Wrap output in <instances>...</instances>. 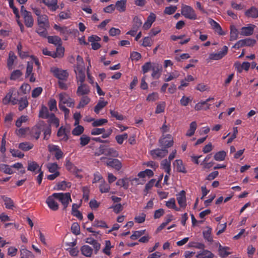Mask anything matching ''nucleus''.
<instances>
[{
    "label": "nucleus",
    "mask_w": 258,
    "mask_h": 258,
    "mask_svg": "<svg viewBox=\"0 0 258 258\" xmlns=\"http://www.w3.org/2000/svg\"><path fill=\"white\" fill-rule=\"evenodd\" d=\"M84 130L82 126L78 125L72 131V134L74 136H79L83 133Z\"/></svg>",
    "instance_id": "nucleus-62"
},
{
    "label": "nucleus",
    "mask_w": 258,
    "mask_h": 258,
    "mask_svg": "<svg viewBox=\"0 0 258 258\" xmlns=\"http://www.w3.org/2000/svg\"><path fill=\"white\" fill-rule=\"evenodd\" d=\"M16 58V56L14 53L11 51L9 54V58L8 59L7 64L9 68L11 67L13 64Z\"/></svg>",
    "instance_id": "nucleus-53"
},
{
    "label": "nucleus",
    "mask_w": 258,
    "mask_h": 258,
    "mask_svg": "<svg viewBox=\"0 0 258 258\" xmlns=\"http://www.w3.org/2000/svg\"><path fill=\"white\" fill-rule=\"evenodd\" d=\"M55 197H53L52 194L51 196H49L46 200V203L49 208L54 211H57L59 208L58 204L55 201Z\"/></svg>",
    "instance_id": "nucleus-10"
},
{
    "label": "nucleus",
    "mask_w": 258,
    "mask_h": 258,
    "mask_svg": "<svg viewBox=\"0 0 258 258\" xmlns=\"http://www.w3.org/2000/svg\"><path fill=\"white\" fill-rule=\"evenodd\" d=\"M90 92V87L84 83H80L78 86L77 90V94L78 96H86Z\"/></svg>",
    "instance_id": "nucleus-9"
},
{
    "label": "nucleus",
    "mask_w": 258,
    "mask_h": 258,
    "mask_svg": "<svg viewBox=\"0 0 258 258\" xmlns=\"http://www.w3.org/2000/svg\"><path fill=\"white\" fill-rule=\"evenodd\" d=\"M54 29L60 32V35H62L65 37L70 33V31L68 28L66 26L60 27L56 24L54 25Z\"/></svg>",
    "instance_id": "nucleus-33"
},
{
    "label": "nucleus",
    "mask_w": 258,
    "mask_h": 258,
    "mask_svg": "<svg viewBox=\"0 0 258 258\" xmlns=\"http://www.w3.org/2000/svg\"><path fill=\"white\" fill-rule=\"evenodd\" d=\"M229 249V247L227 246L223 247L221 244H219L218 250L219 255L223 258L227 257L230 254V252L227 251Z\"/></svg>",
    "instance_id": "nucleus-37"
},
{
    "label": "nucleus",
    "mask_w": 258,
    "mask_h": 258,
    "mask_svg": "<svg viewBox=\"0 0 258 258\" xmlns=\"http://www.w3.org/2000/svg\"><path fill=\"white\" fill-rule=\"evenodd\" d=\"M238 36V32L237 29L234 26H231L230 27V41H234L237 39Z\"/></svg>",
    "instance_id": "nucleus-44"
},
{
    "label": "nucleus",
    "mask_w": 258,
    "mask_h": 258,
    "mask_svg": "<svg viewBox=\"0 0 258 258\" xmlns=\"http://www.w3.org/2000/svg\"><path fill=\"white\" fill-rule=\"evenodd\" d=\"M126 0L117 1L114 6L115 9H116V10L119 12H123L126 10Z\"/></svg>",
    "instance_id": "nucleus-22"
},
{
    "label": "nucleus",
    "mask_w": 258,
    "mask_h": 258,
    "mask_svg": "<svg viewBox=\"0 0 258 258\" xmlns=\"http://www.w3.org/2000/svg\"><path fill=\"white\" fill-rule=\"evenodd\" d=\"M57 136L58 137L62 138L61 139L67 141L68 139V137L66 132L65 128L63 126H61L58 130Z\"/></svg>",
    "instance_id": "nucleus-49"
},
{
    "label": "nucleus",
    "mask_w": 258,
    "mask_h": 258,
    "mask_svg": "<svg viewBox=\"0 0 258 258\" xmlns=\"http://www.w3.org/2000/svg\"><path fill=\"white\" fill-rule=\"evenodd\" d=\"M24 19V22L27 28H32L34 25V19L31 13L26 12L25 14L22 16Z\"/></svg>",
    "instance_id": "nucleus-11"
},
{
    "label": "nucleus",
    "mask_w": 258,
    "mask_h": 258,
    "mask_svg": "<svg viewBox=\"0 0 258 258\" xmlns=\"http://www.w3.org/2000/svg\"><path fill=\"white\" fill-rule=\"evenodd\" d=\"M50 116V114H49L47 108L45 106H42L39 111V117L47 119Z\"/></svg>",
    "instance_id": "nucleus-41"
},
{
    "label": "nucleus",
    "mask_w": 258,
    "mask_h": 258,
    "mask_svg": "<svg viewBox=\"0 0 258 258\" xmlns=\"http://www.w3.org/2000/svg\"><path fill=\"white\" fill-rule=\"evenodd\" d=\"M71 231L73 233L76 235H78L80 233V227L77 222H74L71 226Z\"/></svg>",
    "instance_id": "nucleus-55"
},
{
    "label": "nucleus",
    "mask_w": 258,
    "mask_h": 258,
    "mask_svg": "<svg viewBox=\"0 0 258 258\" xmlns=\"http://www.w3.org/2000/svg\"><path fill=\"white\" fill-rule=\"evenodd\" d=\"M167 154L168 150L163 148L162 149H156L151 152V154L154 158H161L165 157Z\"/></svg>",
    "instance_id": "nucleus-13"
},
{
    "label": "nucleus",
    "mask_w": 258,
    "mask_h": 258,
    "mask_svg": "<svg viewBox=\"0 0 258 258\" xmlns=\"http://www.w3.org/2000/svg\"><path fill=\"white\" fill-rule=\"evenodd\" d=\"M43 91L42 88L38 87L34 88L32 92V97L34 98L38 97Z\"/></svg>",
    "instance_id": "nucleus-64"
},
{
    "label": "nucleus",
    "mask_w": 258,
    "mask_h": 258,
    "mask_svg": "<svg viewBox=\"0 0 258 258\" xmlns=\"http://www.w3.org/2000/svg\"><path fill=\"white\" fill-rule=\"evenodd\" d=\"M226 152L224 151L218 152L214 155V159L217 161H222L225 160Z\"/></svg>",
    "instance_id": "nucleus-46"
},
{
    "label": "nucleus",
    "mask_w": 258,
    "mask_h": 258,
    "mask_svg": "<svg viewBox=\"0 0 258 258\" xmlns=\"http://www.w3.org/2000/svg\"><path fill=\"white\" fill-rule=\"evenodd\" d=\"M48 42L49 43L54 44L55 45H61V40L60 38L57 36H47Z\"/></svg>",
    "instance_id": "nucleus-30"
},
{
    "label": "nucleus",
    "mask_w": 258,
    "mask_h": 258,
    "mask_svg": "<svg viewBox=\"0 0 258 258\" xmlns=\"http://www.w3.org/2000/svg\"><path fill=\"white\" fill-rule=\"evenodd\" d=\"M206 230L203 231V235L204 239L208 242L213 241V236L212 235V228L210 227H207Z\"/></svg>",
    "instance_id": "nucleus-26"
},
{
    "label": "nucleus",
    "mask_w": 258,
    "mask_h": 258,
    "mask_svg": "<svg viewBox=\"0 0 258 258\" xmlns=\"http://www.w3.org/2000/svg\"><path fill=\"white\" fill-rule=\"evenodd\" d=\"M161 166L164 171L169 175L170 174L171 171V162L167 159L163 160L161 163Z\"/></svg>",
    "instance_id": "nucleus-34"
},
{
    "label": "nucleus",
    "mask_w": 258,
    "mask_h": 258,
    "mask_svg": "<svg viewBox=\"0 0 258 258\" xmlns=\"http://www.w3.org/2000/svg\"><path fill=\"white\" fill-rule=\"evenodd\" d=\"M19 101V100L13 97L12 94H11L10 92H9L6 95V96L5 97V98L3 100V102L5 103H8L10 102H11L13 104H16L17 103H18Z\"/></svg>",
    "instance_id": "nucleus-40"
},
{
    "label": "nucleus",
    "mask_w": 258,
    "mask_h": 258,
    "mask_svg": "<svg viewBox=\"0 0 258 258\" xmlns=\"http://www.w3.org/2000/svg\"><path fill=\"white\" fill-rule=\"evenodd\" d=\"M80 205L77 204H73L72 205V214L80 220L83 219L82 214L78 210Z\"/></svg>",
    "instance_id": "nucleus-25"
},
{
    "label": "nucleus",
    "mask_w": 258,
    "mask_h": 258,
    "mask_svg": "<svg viewBox=\"0 0 258 258\" xmlns=\"http://www.w3.org/2000/svg\"><path fill=\"white\" fill-rule=\"evenodd\" d=\"M181 13L185 18L190 20H195L197 18L195 10L189 6H182Z\"/></svg>",
    "instance_id": "nucleus-3"
},
{
    "label": "nucleus",
    "mask_w": 258,
    "mask_h": 258,
    "mask_svg": "<svg viewBox=\"0 0 258 258\" xmlns=\"http://www.w3.org/2000/svg\"><path fill=\"white\" fill-rule=\"evenodd\" d=\"M90 98L87 96H83L81 97L80 102L78 104L77 108L80 109L84 108L86 105L88 104L90 102Z\"/></svg>",
    "instance_id": "nucleus-31"
},
{
    "label": "nucleus",
    "mask_w": 258,
    "mask_h": 258,
    "mask_svg": "<svg viewBox=\"0 0 258 258\" xmlns=\"http://www.w3.org/2000/svg\"><path fill=\"white\" fill-rule=\"evenodd\" d=\"M80 250L82 254L86 257H91L93 253L92 248L88 245L82 246Z\"/></svg>",
    "instance_id": "nucleus-23"
},
{
    "label": "nucleus",
    "mask_w": 258,
    "mask_h": 258,
    "mask_svg": "<svg viewBox=\"0 0 258 258\" xmlns=\"http://www.w3.org/2000/svg\"><path fill=\"white\" fill-rule=\"evenodd\" d=\"M106 164L107 166L111 167L117 171H119L122 167L121 162L117 159H110L106 161Z\"/></svg>",
    "instance_id": "nucleus-12"
},
{
    "label": "nucleus",
    "mask_w": 258,
    "mask_h": 258,
    "mask_svg": "<svg viewBox=\"0 0 258 258\" xmlns=\"http://www.w3.org/2000/svg\"><path fill=\"white\" fill-rule=\"evenodd\" d=\"M228 47L224 46L222 50L217 53H212L210 54L209 58L211 60H219L225 56L228 52Z\"/></svg>",
    "instance_id": "nucleus-5"
},
{
    "label": "nucleus",
    "mask_w": 258,
    "mask_h": 258,
    "mask_svg": "<svg viewBox=\"0 0 258 258\" xmlns=\"http://www.w3.org/2000/svg\"><path fill=\"white\" fill-rule=\"evenodd\" d=\"M85 70V67H83L82 66L79 68H74L78 83H84L86 78Z\"/></svg>",
    "instance_id": "nucleus-7"
},
{
    "label": "nucleus",
    "mask_w": 258,
    "mask_h": 258,
    "mask_svg": "<svg viewBox=\"0 0 258 258\" xmlns=\"http://www.w3.org/2000/svg\"><path fill=\"white\" fill-rule=\"evenodd\" d=\"M178 204L181 208H185L186 206V198H185V192L184 190H182L179 194L177 195L176 197Z\"/></svg>",
    "instance_id": "nucleus-15"
},
{
    "label": "nucleus",
    "mask_w": 258,
    "mask_h": 258,
    "mask_svg": "<svg viewBox=\"0 0 258 258\" xmlns=\"http://www.w3.org/2000/svg\"><path fill=\"white\" fill-rule=\"evenodd\" d=\"M127 138H128L127 134L126 133H124L122 135H119L116 136L115 140L118 144L121 145L123 143V141L125 140H126L127 139Z\"/></svg>",
    "instance_id": "nucleus-57"
},
{
    "label": "nucleus",
    "mask_w": 258,
    "mask_h": 258,
    "mask_svg": "<svg viewBox=\"0 0 258 258\" xmlns=\"http://www.w3.org/2000/svg\"><path fill=\"white\" fill-rule=\"evenodd\" d=\"M33 144L28 142L21 143L18 145V148L23 151H28L33 148Z\"/></svg>",
    "instance_id": "nucleus-29"
},
{
    "label": "nucleus",
    "mask_w": 258,
    "mask_h": 258,
    "mask_svg": "<svg viewBox=\"0 0 258 258\" xmlns=\"http://www.w3.org/2000/svg\"><path fill=\"white\" fill-rule=\"evenodd\" d=\"M214 254L210 250L203 249L198 252L196 257L197 258H213Z\"/></svg>",
    "instance_id": "nucleus-16"
},
{
    "label": "nucleus",
    "mask_w": 258,
    "mask_h": 258,
    "mask_svg": "<svg viewBox=\"0 0 258 258\" xmlns=\"http://www.w3.org/2000/svg\"><path fill=\"white\" fill-rule=\"evenodd\" d=\"M88 41L91 42L92 49L93 50H98L101 47V45L98 43L101 41V38L99 36L92 35L88 37Z\"/></svg>",
    "instance_id": "nucleus-8"
},
{
    "label": "nucleus",
    "mask_w": 258,
    "mask_h": 258,
    "mask_svg": "<svg viewBox=\"0 0 258 258\" xmlns=\"http://www.w3.org/2000/svg\"><path fill=\"white\" fill-rule=\"evenodd\" d=\"M29 131L31 136L36 140H38L41 133V126L40 125H36L33 127Z\"/></svg>",
    "instance_id": "nucleus-17"
},
{
    "label": "nucleus",
    "mask_w": 258,
    "mask_h": 258,
    "mask_svg": "<svg viewBox=\"0 0 258 258\" xmlns=\"http://www.w3.org/2000/svg\"><path fill=\"white\" fill-rule=\"evenodd\" d=\"M110 186L109 184L103 179L101 181V184L99 185V190L101 193H107L109 192Z\"/></svg>",
    "instance_id": "nucleus-35"
},
{
    "label": "nucleus",
    "mask_w": 258,
    "mask_h": 258,
    "mask_svg": "<svg viewBox=\"0 0 258 258\" xmlns=\"http://www.w3.org/2000/svg\"><path fill=\"white\" fill-rule=\"evenodd\" d=\"M105 146L100 145L99 147V151L101 154H104L107 156H111L113 157H117L118 156V152L112 148H108L105 149Z\"/></svg>",
    "instance_id": "nucleus-6"
},
{
    "label": "nucleus",
    "mask_w": 258,
    "mask_h": 258,
    "mask_svg": "<svg viewBox=\"0 0 258 258\" xmlns=\"http://www.w3.org/2000/svg\"><path fill=\"white\" fill-rule=\"evenodd\" d=\"M145 232V230L134 231L133 234L131 236L130 238L132 240H136L144 234Z\"/></svg>",
    "instance_id": "nucleus-60"
},
{
    "label": "nucleus",
    "mask_w": 258,
    "mask_h": 258,
    "mask_svg": "<svg viewBox=\"0 0 258 258\" xmlns=\"http://www.w3.org/2000/svg\"><path fill=\"white\" fill-rule=\"evenodd\" d=\"M173 165L176 167V170L178 172L184 173H186V169L183 165V162L181 160H176L173 163Z\"/></svg>",
    "instance_id": "nucleus-21"
},
{
    "label": "nucleus",
    "mask_w": 258,
    "mask_h": 258,
    "mask_svg": "<svg viewBox=\"0 0 258 258\" xmlns=\"http://www.w3.org/2000/svg\"><path fill=\"white\" fill-rule=\"evenodd\" d=\"M46 167L50 173H56L58 171L59 167L56 163H48L46 164Z\"/></svg>",
    "instance_id": "nucleus-36"
},
{
    "label": "nucleus",
    "mask_w": 258,
    "mask_h": 258,
    "mask_svg": "<svg viewBox=\"0 0 258 258\" xmlns=\"http://www.w3.org/2000/svg\"><path fill=\"white\" fill-rule=\"evenodd\" d=\"M4 201L5 202V205L7 209H12L14 207V202L13 200L8 197H5L4 198Z\"/></svg>",
    "instance_id": "nucleus-56"
},
{
    "label": "nucleus",
    "mask_w": 258,
    "mask_h": 258,
    "mask_svg": "<svg viewBox=\"0 0 258 258\" xmlns=\"http://www.w3.org/2000/svg\"><path fill=\"white\" fill-rule=\"evenodd\" d=\"M53 196L61 202L63 206V210H65L68 207L70 202H72L71 194L69 192L66 193H53Z\"/></svg>",
    "instance_id": "nucleus-1"
},
{
    "label": "nucleus",
    "mask_w": 258,
    "mask_h": 258,
    "mask_svg": "<svg viewBox=\"0 0 258 258\" xmlns=\"http://www.w3.org/2000/svg\"><path fill=\"white\" fill-rule=\"evenodd\" d=\"M109 112L111 115V117L115 118L118 120H122L124 117L123 115L120 114L117 111L114 109H110Z\"/></svg>",
    "instance_id": "nucleus-43"
},
{
    "label": "nucleus",
    "mask_w": 258,
    "mask_h": 258,
    "mask_svg": "<svg viewBox=\"0 0 258 258\" xmlns=\"http://www.w3.org/2000/svg\"><path fill=\"white\" fill-rule=\"evenodd\" d=\"M19 110L22 111L25 108H26L29 104L28 101L26 96L21 98L19 100Z\"/></svg>",
    "instance_id": "nucleus-38"
},
{
    "label": "nucleus",
    "mask_w": 258,
    "mask_h": 258,
    "mask_svg": "<svg viewBox=\"0 0 258 258\" xmlns=\"http://www.w3.org/2000/svg\"><path fill=\"white\" fill-rule=\"evenodd\" d=\"M245 15L247 17L253 18H258V8L255 7H251L245 12Z\"/></svg>",
    "instance_id": "nucleus-20"
},
{
    "label": "nucleus",
    "mask_w": 258,
    "mask_h": 258,
    "mask_svg": "<svg viewBox=\"0 0 258 258\" xmlns=\"http://www.w3.org/2000/svg\"><path fill=\"white\" fill-rule=\"evenodd\" d=\"M101 99H103V98H100V99L99 100L94 107V112L96 114H98L100 111L102 110L105 106H106L108 103L107 101L101 100Z\"/></svg>",
    "instance_id": "nucleus-28"
},
{
    "label": "nucleus",
    "mask_w": 258,
    "mask_h": 258,
    "mask_svg": "<svg viewBox=\"0 0 258 258\" xmlns=\"http://www.w3.org/2000/svg\"><path fill=\"white\" fill-rule=\"evenodd\" d=\"M50 72L53 76L58 79V81H66L69 74L67 70H62L57 67H52L50 69Z\"/></svg>",
    "instance_id": "nucleus-2"
},
{
    "label": "nucleus",
    "mask_w": 258,
    "mask_h": 258,
    "mask_svg": "<svg viewBox=\"0 0 258 258\" xmlns=\"http://www.w3.org/2000/svg\"><path fill=\"white\" fill-rule=\"evenodd\" d=\"M38 25H42L49 27V22L48 17L46 15L43 14L42 16L37 17Z\"/></svg>",
    "instance_id": "nucleus-19"
},
{
    "label": "nucleus",
    "mask_w": 258,
    "mask_h": 258,
    "mask_svg": "<svg viewBox=\"0 0 258 258\" xmlns=\"http://www.w3.org/2000/svg\"><path fill=\"white\" fill-rule=\"evenodd\" d=\"M177 8L175 6H170L165 7L163 12L165 15H170L173 14L177 10Z\"/></svg>",
    "instance_id": "nucleus-50"
},
{
    "label": "nucleus",
    "mask_w": 258,
    "mask_h": 258,
    "mask_svg": "<svg viewBox=\"0 0 258 258\" xmlns=\"http://www.w3.org/2000/svg\"><path fill=\"white\" fill-rule=\"evenodd\" d=\"M152 73L151 76L154 79H158L161 75L160 69L159 68V64L157 63H153Z\"/></svg>",
    "instance_id": "nucleus-24"
},
{
    "label": "nucleus",
    "mask_w": 258,
    "mask_h": 258,
    "mask_svg": "<svg viewBox=\"0 0 258 258\" xmlns=\"http://www.w3.org/2000/svg\"><path fill=\"white\" fill-rule=\"evenodd\" d=\"M173 140L171 135L167 134L166 136L163 135L159 140L160 147L164 149L172 147L173 145Z\"/></svg>",
    "instance_id": "nucleus-4"
},
{
    "label": "nucleus",
    "mask_w": 258,
    "mask_h": 258,
    "mask_svg": "<svg viewBox=\"0 0 258 258\" xmlns=\"http://www.w3.org/2000/svg\"><path fill=\"white\" fill-rule=\"evenodd\" d=\"M116 184L117 185L123 187L124 189H126L128 188L129 183L127 178H122L118 179Z\"/></svg>",
    "instance_id": "nucleus-48"
},
{
    "label": "nucleus",
    "mask_w": 258,
    "mask_h": 258,
    "mask_svg": "<svg viewBox=\"0 0 258 258\" xmlns=\"http://www.w3.org/2000/svg\"><path fill=\"white\" fill-rule=\"evenodd\" d=\"M21 256L22 258H34V255L33 253L26 248L21 250Z\"/></svg>",
    "instance_id": "nucleus-47"
},
{
    "label": "nucleus",
    "mask_w": 258,
    "mask_h": 258,
    "mask_svg": "<svg viewBox=\"0 0 258 258\" xmlns=\"http://www.w3.org/2000/svg\"><path fill=\"white\" fill-rule=\"evenodd\" d=\"M10 152L13 157L22 158L24 156V154L21 152L19 150L15 149H11Z\"/></svg>",
    "instance_id": "nucleus-63"
},
{
    "label": "nucleus",
    "mask_w": 258,
    "mask_h": 258,
    "mask_svg": "<svg viewBox=\"0 0 258 258\" xmlns=\"http://www.w3.org/2000/svg\"><path fill=\"white\" fill-rule=\"evenodd\" d=\"M93 226L98 228H108V226L105 221L97 219H95L93 222Z\"/></svg>",
    "instance_id": "nucleus-51"
},
{
    "label": "nucleus",
    "mask_w": 258,
    "mask_h": 258,
    "mask_svg": "<svg viewBox=\"0 0 258 258\" xmlns=\"http://www.w3.org/2000/svg\"><path fill=\"white\" fill-rule=\"evenodd\" d=\"M241 41L242 42L243 46H252L255 44L256 42L254 39H252L249 38L241 39Z\"/></svg>",
    "instance_id": "nucleus-54"
},
{
    "label": "nucleus",
    "mask_w": 258,
    "mask_h": 258,
    "mask_svg": "<svg viewBox=\"0 0 258 258\" xmlns=\"http://www.w3.org/2000/svg\"><path fill=\"white\" fill-rule=\"evenodd\" d=\"M81 147H84L89 144L90 138L86 135H83L80 139Z\"/></svg>",
    "instance_id": "nucleus-58"
},
{
    "label": "nucleus",
    "mask_w": 258,
    "mask_h": 258,
    "mask_svg": "<svg viewBox=\"0 0 258 258\" xmlns=\"http://www.w3.org/2000/svg\"><path fill=\"white\" fill-rule=\"evenodd\" d=\"M197 127V124L196 121H192L190 123L189 128L186 133V136L187 137H191L195 134V132Z\"/></svg>",
    "instance_id": "nucleus-39"
},
{
    "label": "nucleus",
    "mask_w": 258,
    "mask_h": 258,
    "mask_svg": "<svg viewBox=\"0 0 258 258\" xmlns=\"http://www.w3.org/2000/svg\"><path fill=\"white\" fill-rule=\"evenodd\" d=\"M107 119L104 118L96 119L94 120V121L92 122V126L94 127L101 126L107 123Z\"/></svg>",
    "instance_id": "nucleus-59"
},
{
    "label": "nucleus",
    "mask_w": 258,
    "mask_h": 258,
    "mask_svg": "<svg viewBox=\"0 0 258 258\" xmlns=\"http://www.w3.org/2000/svg\"><path fill=\"white\" fill-rule=\"evenodd\" d=\"M40 2L44 4L52 12L58 8L57 0H41Z\"/></svg>",
    "instance_id": "nucleus-14"
},
{
    "label": "nucleus",
    "mask_w": 258,
    "mask_h": 258,
    "mask_svg": "<svg viewBox=\"0 0 258 258\" xmlns=\"http://www.w3.org/2000/svg\"><path fill=\"white\" fill-rule=\"evenodd\" d=\"M48 122L50 124L54 125L56 127H58L59 125V120L54 113H50V116L48 117Z\"/></svg>",
    "instance_id": "nucleus-32"
},
{
    "label": "nucleus",
    "mask_w": 258,
    "mask_h": 258,
    "mask_svg": "<svg viewBox=\"0 0 258 258\" xmlns=\"http://www.w3.org/2000/svg\"><path fill=\"white\" fill-rule=\"evenodd\" d=\"M39 168V165L35 161H28L27 169L29 171L34 172Z\"/></svg>",
    "instance_id": "nucleus-52"
},
{
    "label": "nucleus",
    "mask_w": 258,
    "mask_h": 258,
    "mask_svg": "<svg viewBox=\"0 0 258 258\" xmlns=\"http://www.w3.org/2000/svg\"><path fill=\"white\" fill-rule=\"evenodd\" d=\"M65 166L66 169L70 172L77 173L79 171L78 169L69 160H66Z\"/></svg>",
    "instance_id": "nucleus-42"
},
{
    "label": "nucleus",
    "mask_w": 258,
    "mask_h": 258,
    "mask_svg": "<svg viewBox=\"0 0 258 258\" xmlns=\"http://www.w3.org/2000/svg\"><path fill=\"white\" fill-rule=\"evenodd\" d=\"M254 25H250L247 27H243L241 29L240 34L243 36H250L253 33Z\"/></svg>",
    "instance_id": "nucleus-18"
},
{
    "label": "nucleus",
    "mask_w": 258,
    "mask_h": 258,
    "mask_svg": "<svg viewBox=\"0 0 258 258\" xmlns=\"http://www.w3.org/2000/svg\"><path fill=\"white\" fill-rule=\"evenodd\" d=\"M38 28L36 29V32L39 35L43 38H46L48 35L47 29L49 27H45L44 26L38 25Z\"/></svg>",
    "instance_id": "nucleus-27"
},
{
    "label": "nucleus",
    "mask_w": 258,
    "mask_h": 258,
    "mask_svg": "<svg viewBox=\"0 0 258 258\" xmlns=\"http://www.w3.org/2000/svg\"><path fill=\"white\" fill-rule=\"evenodd\" d=\"M0 170L6 174H12L14 173L12 167L8 165L2 164L0 165Z\"/></svg>",
    "instance_id": "nucleus-45"
},
{
    "label": "nucleus",
    "mask_w": 258,
    "mask_h": 258,
    "mask_svg": "<svg viewBox=\"0 0 258 258\" xmlns=\"http://www.w3.org/2000/svg\"><path fill=\"white\" fill-rule=\"evenodd\" d=\"M153 63L151 62H146L142 67V72L144 74L148 73L150 70L152 69Z\"/></svg>",
    "instance_id": "nucleus-61"
}]
</instances>
